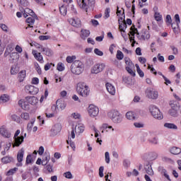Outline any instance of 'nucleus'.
I'll return each instance as SVG.
<instances>
[{"mask_svg": "<svg viewBox=\"0 0 181 181\" xmlns=\"http://www.w3.org/2000/svg\"><path fill=\"white\" fill-rule=\"evenodd\" d=\"M76 91L81 97H88V95H90L88 86L84 82H79L77 83Z\"/></svg>", "mask_w": 181, "mask_h": 181, "instance_id": "obj_1", "label": "nucleus"}, {"mask_svg": "<svg viewBox=\"0 0 181 181\" xmlns=\"http://www.w3.org/2000/svg\"><path fill=\"white\" fill-rule=\"evenodd\" d=\"M107 115L110 119H112L114 124H121L122 122V119H124V116H122L118 110H112L108 113Z\"/></svg>", "mask_w": 181, "mask_h": 181, "instance_id": "obj_2", "label": "nucleus"}, {"mask_svg": "<svg viewBox=\"0 0 181 181\" xmlns=\"http://www.w3.org/2000/svg\"><path fill=\"white\" fill-rule=\"evenodd\" d=\"M84 70V65L83 64V62L80 61H75L72 63L71 66V71L73 73V74H76L77 76H79V74H81Z\"/></svg>", "mask_w": 181, "mask_h": 181, "instance_id": "obj_3", "label": "nucleus"}, {"mask_svg": "<svg viewBox=\"0 0 181 181\" xmlns=\"http://www.w3.org/2000/svg\"><path fill=\"white\" fill-rule=\"evenodd\" d=\"M149 111L151 114V115L155 118L156 119H163V115H162V112H160V110L158 107H156L154 105H151L149 106Z\"/></svg>", "mask_w": 181, "mask_h": 181, "instance_id": "obj_4", "label": "nucleus"}, {"mask_svg": "<svg viewBox=\"0 0 181 181\" xmlns=\"http://www.w3.org/2000/svg\"><path fill=\"white\" fill-rule=\"evenodd\" d=\"M19 134H21V130H17L14 134V143L13 144V148H15V146H21L23 142L24 137L23 136H18Z\"/></svg>", "mask_w": 181, "mask_h": 181, "instance_id": "obj_5", "label": "nucleus"}, {"mask_svg": "<svg viewBox=\"0 0 181 181\" xmlns=\"http://www.w3.org/2000/svg\"><path fill=\"white\" fill-rule=\"evenodd\" d=\"M81 8L82 9H85L86 11L88 10V8H94V5L95 4V0H81Z\"/></svg>", "mask_w": 181, "mask_h": 181, "instance_id": "obj_6", "label": "nucleus"}, {"mask_svg": "<svg viewBox=\"0 0 181 181\" xmlns=\"http://www.w3.org/2000/svg\"><path fill=\"white\" fill-rule=\"evenodd\" d=\"M88 112L90 117H97L98 115V112H100V109L94 105H90L88 109Z\"/></svg>", "mask_w": 181, "mask_h": 181, "instance_id": "obj_7", "label": "nucleus"}, {"mask_svg": "<svg viewBox=\"0 0 181 181\" xmlns=\"http://www.w3.org/2000/svg\"><path fill=\"white\" fill-rule=\"evenodd\" d=\"M105 69V64H98L94 65L91 69L92 74H98V73H101L103 70Z\"/></svg>", "mask_w": 181, "mask_h": 181, "instance_id": "obj_8", "label": "nucleus"}, {"mask_svg": "<svg viewBox=\"0 0 181 181\" xmlns=\"http://www.w3.org/2000/svg\"><path fill=\"white\" fill-rule=\"evenodd\" d=\"M146 94L148 98H151V100H156V98L159 97V93H158V91L151 88H148L146 90Z\"/></svg>", "mask_w": 181, "mask_h": 181, "instance_id": "obj_9", "label": "nucleus"}, {"mask_svg": "<svg viewBox=\"0 0 181 181\" xmlns=\"http://www.w3.org/2000/svg\"><path fill=\"white\" fill-rule=\"evenodd\" d=\"M62 131V124H57L54 125L50 130V136H56L57 134L60 133Z\"/></svg>", "mask_w": 181, "mask_h": 181, "instance_id": "obj_10", "label": "nucleus"}, {"mask_svg": "<svg viewBox=\"0 0 181 181\" xmlns=\"http://www.w3.org/2000/svg\"><path fill=\"white\" fill-rule=\"evenodd\" d=\"M22 13L24 18H26L28 15H30V16H32L33 18H37V16H36V13H35L33 10L29 8H25V9L23 8Z\"/></svg>", "mask_w": 181, "mask_h": 181, "instance_id": "obj_11", "label": "nucleus"}, {"mask_svg": "<svg viewBox=\"0 0 181 181\" xmlns=\"http://www.w3.org/2000/svg\"><path fill=\"white\" fill-rule=\"evenodd\" d=\"M177 110H179V106L175 105V103L171 104V109L169 110V114L171 117H177Z\"/></svg>", "mask_w": 181, "mask_h": 181, "instance_id": "obj_12", "label": "nucleus"}, {"mask_svg": "<svg viewBox=\"0 0 181 181\" xmlns=\"http://www.w3.org/2000/svg\"><path fill=\"white\" fill-rule=\"evenodd\" d=\"M0 134L4 136V138L9 139L11 137V132L7 129L5 126H2L0 128Z\"/></svg>", "mask_w": 181, "mask_h": 181, "instance_id": "obj_13", "label": "nucleus"}, {"mask_svg": "<svg viewBox=\"0 0 181 181\" xmlns=\"http://www.w3.org/2000/svg\"><path fill=\"white\" fill-rule=\"evenodd\" d=\"M26 88L29 91V94H31V95H36V94L39 93V88L34 86L28 85L26 86Z\"/></svg>", "mask_w": 181, "mask_h": 181, "instance_id": "obj_14", "label": "nucleus"}, {"mask_svg": "<svg viewBox=\"0 0 181 181\" xmlns=\"http://www.w3.org/2000/svg\"><path fill=\"white\" fill-rule=\"evenodd\" d=\"M69 23L74 28H81V21L78 18H71L69 20Z\"/></svg>", "mask_w": 181, "mask_h": 181, "instance_id": "obj_15", "label": "nucleus"}, {"mask_svg": "<svg viewBox=\"0 0 181 181\" xmlns=\"http://www.w3.org/2000/svg\"><path fill=\"white\" fill-rule=\"evenodd\" d=\"M158 170L163 176L166 177L167 180L172 181V180H170V177L169 176V175H168V171L166 170V169H165V168H163V166H159Z\"/></svg>", "mask_w": 181, "mask_h": 181, "instance_id": "obj_16", "label": "nucleus"}, {"mask_svg": "<svg viewBox=\"0 0 181 181\" xmlns=\"http://www.w3.org/2000/svg\"><path fill=\"white\" fill-rule=\"evenodd\" d=\"M25 99L29 104H31V105H36V104H37V102L39 101L37 98H36L35 96H27Z\"/></svg>", "mask_w": 181, "mask_h": 181, "instance_id": "obj_17", "label": "nucleus"}, {"mask_svg": "<svg viewBox=\"0 0 181 181\" xmlns=\"http://www.w3.org/2000/svg\"><path fill=\"white\" fill-rule=\"evenodd\" d=\"M144 169L149 176H153L155 173H153V170L152 169V165L151 163H148L147 165H145Z\"/></svg>", "mask_w": 181, "mask_h": 181, "instance_id": "obj_18", "label": "nucleus"}, {"mask_svg": "<svg viewBox=\"0 0 181 181\" xmlns=\"http://www.w3.org/2000/svg\"><path fill=\"white\" fill-rule=\"evenodd\" d=\"M106 88H107V90L108 91V93H110V94H111L112 95H115V87H114V86H112V84H111L110 83H107Z\"/></svg>", "mask_w": 181, "mask_h": 181, "instance_id": "obj_19", "label": "nucleus"}, {"mask_svg": "<svg viewBox=\"0 0 181 181\" xmlns=\"http://www.w3.org/2000/svg\"><path fill=\"white\" fill-rule=\"evenodd\" d=\"M40 52H44L45 55L47 56L48 57H52V56H53V54H54L53 50H52L50 48H47V47L42 48V50H40Z\"/></svg>", "mask_w": 181, "mask_h": 181, "instance_id": "obj_20", "label": "nucleus"}, {"mask_svg": "<svg viewBox=\"0 0 181 181\" xmlns=\"http://www.w3.org/2000/svg\"><path fill=\"white\" fill-rule=\"evenodd\" d=\"M148 159H149V160H156V159H158V153L151 151L148 153Z\"/></svg>", "mask_w": 181, "mask_h": 181, "instance_id": "obj_21", "label": "nucleus"}, {"mask_svg": "<svg viewBox=\"0 0 181 181\" xmlns=\"http://www.w3.org/2000/svg\"><path fill=\"white\" fill-rule=\"evenodd\" d=\"M2 163H4L5 165L8 163H11V162H13V158L12 156H5L1 158Z\"/></svg>", "mask_w": 181, "mask_h": 181, "instance_id": "obj_22", "label": "nucleus"}, {"mask_svg": "<svg viewBox=\"0 0 181 181\" xmlns=\"http://www.w3.org/2000/svg\"><path fill=\"white\" fill-rule=\"evenodd\" d=\"M23 155H25V150L21 148L17 153L18 162H22V160H23Z\"/></svg>", "mask_w": 181, "mask_h": 181, "instance_id": "obj_23", "label": "nucleus"}, {"mask_svg": "<svg viewBox=\"0 0 181 181\" xmlns=\"http://www.w3.org/2000/svg\"><path fill=\"white\" fill-rule=\"evenodd\" d=\"M130 35L132 36H135V35H137V37H139V32H138V29L135 28V25H132L130 28Z\"/></svg>", "mask_w": 181, "mask_h": 181, "instance_id": "obj_24", "label": "nucleus"}, {"mask_svg": "<svg viewBox=\"0 0 181 181\" xmlns=\"http://www.w3.org/2000/svg\"><path fill=\"white\" fill-rule=\"evenodd\" d=\"M170 153H172L173 155H180V153H181V148L179 147H172L170 148Z\"/></svg>", "mask_w": 181, "mask_h": 181, "instance_id": "obj_25", "label": "nucleus"}, {"mask_svg": "<svg viewBox=\"0 0 181 181\" xmlns=\"http://www.w3.org/2000/svg\"><path fill=\"white\" fill-rule=\"evenodd\" d=\"M57 106L59 107L61 110H64L66 108L67 104H66V102L62 101L61 100H57L56 102Z\"/></svg>", "mask_w": 181, "mask_h": 181, "instance_id": "obj_26", "label": "nucleus"}, {"mask_svg": "<svg viewBox=\"0 0 181 181\" xmlns=\"http://www.w3.org/2000/svg\"><path fill=\"white\" fill-rule=\"evenodd\" d=\"M33 56L36 60L38 62H42L43 61V56H42V54L40 52H36V51L33 52Z\"/></svg>", "mask_w": 181, "mask_h": 181, "instance_id": "obj_27", "label": "nucleus"}, {"mask_svg": "<svg viewBox=\"0 0 181 181\" xmlns=\"http://www.w3.org/2000/svg\"><path fill=\"white\" fill-rule=\"evenodd\" d=\"M149 37H151V35H149V33L146 30H144L142 32V34L141 35V37H139L140 40H148L149 39Z\"/></svg>", "mask_w": 181, "mask_h": 181, "instance_id": "obj_28", "label": "nucleus"}, {"mask_svg": "<svg viewBox=\"0 0 181 181\" xmlns=\"http://www.w3.org/2000/svg\"><path fill=\"white\" fill-rule=\"evenodd\" d=\"M25 77H26V71L23 70L19 72L18 78H19L20 83H22V81H23V80H25Z\"/></svg>", "mask_w": 181, "mask_h": 181, "instance_id": "obj_29", "label": "nucleus"}, {"mask_svg": "<svg viewBox=\"0 0 181 181\" xmlns=\"http://www.w3.org/2000/svg\"><path fill=\"white\" fill-rule=\"evenodd\" d=\"M164 127L168 129H177V126L173 123H165Z\"/></svg>", "mask_w": 181, "mask_h": 181, "instance_id": "obj_30", "label": "nucleus"}, {"mask_svg": "<svg viewBox=\"0 0 181 181\" xmlns=\"http://www.w3.org/2000/svg\"><path fill=\"white\" fill-rule=\"evenodd\" d=\"M126 118L130 121H134V119H135V115L134 114V112H127L126 113Z\"/></svg>", "mask_w": 181, "mask_h": 181, "instance_id": "obj_31", "label": "nucleus"}, {"mask_svg": "<svg viewBox=\"0 0 181 181\" xmlns=\"http://www.w3.org/2000/svg\"><path fill=\"white\" fill-rule=\"evenodd\" d=\"M10 60H19V54L18 52H12L10 54Z\"/></svg>", "mask_w": 181, "mask_h": 181, "instance_id": "obj_32", "label": "nucleus"}, {"mask_svg": "<svg viewBox=\"0 0 181 181\" xmlns=\"http://www.w3.org/2000/svg\"><path fill=\"white\" fill-rule=\"evenodd\" d=\"M18 105L23 110H28V108H29V105H26V103H25L23 100H18Z\"/></svg>", "mask_w": 181, "mask_h": 181, "instance_id": "obj_33", "label": "nucleus"}, {"mask_svg": "<svg viewBox=\"0 0 181 181\" xmlns=\"http://www.w3.org/2000/svg\"><path fill=\"white\" fill-rule=\"evenodd\" d=\"M90 36V30H81V37L86 39Z\"/></svg>", "mask_w": 181, "mask_h": 181, "instance_id": "obj_34", "label": "nucleus"}, {"mask_svg": "<svg viewBox=\"0 0 181 181\" xmlns=\"http://www.w3.org/2000/svg\"><path fill=\"white\" fill-rule=\"evenodd\" d=\"M17 2L19 4V6H23L24 8H26L29 5L28 0H17Z\"/></svg>", "mask_w": 181, "mask_h": 181, "instance_id": "obj_35", "label": "nucleus"}, {"mask_svg": "<svg viewBox=\"0 0 181 181\" xmlns=\"http://www.w3.org/2000/svg\"><path fill=\"white\" fill-rule=\"evenodd\" d=\"M26 22L27 23H29L28 26L26 27V29H28V28H33V26H30V25L35 23V18H33V17H29L26 19Z\"/></svg>", "mask_w": 181, "mask_h": 181, "instance_id": "obj_36", "label": "nucleus"}, {"mask_svg": "<svg viewBox=\"0 0 181 181\" xmlns=\"http://www.w3.org/2000/svg\"><path fill=\"white\" fill-rule=\"evenodd\" d=\"M75 129L78 134H83L84 132V126L83 124H78L75 127Z\"/></svg>", "mask_w": 181, "mask_h": 181, "instance_id": "obj_37", "label": "nucleus"}, {"mask_svg": "<svg viewBox=\"0 0 181 181\" xmlns=\"http://www.w3.org/2000/svg\"><path fill=\"white\" fill-rule=\"evenodd\" d=\"M59 12L61 15H63V16H66L67 14V8L64 6V5H62L61 7H59Z\"/></svg>", "mask_w": 181, "mask_h": 181, "instance_id": "obj_38", "label": "nucleus"}, {"mask_svg": "<svg viewBox=\"0 0 181 181\" xmlns=\"http://www.w3.org/2000/svg\"><path fill=\"white\" fill-rule=\"evenodd\" d=\"M136 66V71L138 73V74L140 76V77H144V76H145V74H144V71L142 70H141V68L139 67V65L138 64H135Z\"/></svg>", "mask_w": 181, "mask_h": 181, "instance_id": "obj_39", "label": "nucleus"}, {"mask_svg": "<svg viewBox=\"0 0 181 181\" xmlns=\"http://www.w3.org/2000/svg\"><path fill=\"white\" fill-rule=\"evenodd\" d=\"M11 118L13 121H14L15 122H18V124H20L21 122V117L16 115H12L11 116Z\"/></svg>", "mask_w": 181, "mask_h": 181, "instance_id": "obj_40", "label": "nucleus"}, {"mask_svg": "<svg viewBox=\"0 0 181 181\" xmlns=\"http://www.w3.org/2000/svg\"><path fill=\"white\" fill-rule=\"evenodd\" d=\"M0 100L2 103H8V101H9V96L6 94H4L0 97Z\"/></svg>", "mask_w": 181, "mask_h": 181, "instance_id": "obj_41", "label": "nucleus"}, {"mask_svg": "<svg viewBox=\"0 0 181 181\" xmlns=\"http://www.w3.org/2000/svg\"><path fill=\"white\" fill-rule=\"evenodd\" d=\"M19 73V68L16 66H13L11 69V74L13 75L18 74Z\"/></svg>", "mask_w": 181, "mask_h": 181, "instance_id": "obj_42", "label": "nucleus"}, {"mask_svg": "<svg viewBox=\"0 0 181 181\" xmlns=\"http://www.w3.org/2000/svg\"><path fill=\"white\" fill-rule=\"evenodd\" d=\"M126 70L130 76H132L133 77H135V76H136L135 71H134V70H132V69L129 66H126Z\"/></svg>", "mask_w": 181, "mask_h": 181, "instance_id": "obj_43", "label": "nucleus"}, {"mask_svg": "<svg viewBox=\"0 0 181 181\" xmlns=\"http://www.w3.org/2000/svg\"><path fill=\"white\" fill-rule=\"evenodd\" d=\"M116 57L117 60H122L124 59V54L120 50H117Z\"/></svg>", "mask_w": 181, "mask_h": 181, "instance_id": "obj_44", "label": "nucleus"}, {"mask_svg": "<svg viewBox=\"0 0 181 181\" xmlns=\"http://www.w3.org/2000/svg\"><path fill=\"white\" fill-rule=\"evenodd\" d=\"M33 124H35V119H33L30 123H28L27 125V131L28 132H32V128L33 127Z\"/></svg>", "mask_w": 181, "mask_h": 181, "instance_id": "obj_45", "label": "nucleus"}, {"mask_svg": "<svg viewBox=\"0 0 181 181\" xmlns=\"http://www.w3.org/2000/svg\"><path fill=\"white\" fill-rule=\"evenodd\" d=\"M154 18L157 22L162 21V15L160 13L156 12L154 14Z\"/></svg>", "mask_w": 181, "mask_h": 181, "instance_id": "obj_46", "label": "nucleus"}, {"mask_svg": "<svg viewBox=\"0 0 181 181\" xmlns=\"http://www.w3.org/2000/svg\"><path fill=\"white\" fill-rule=\"evenodd\" d=\"M17 170H18V168H12L6 173V175H7V176H11V175H13V173H15Z\"/></svg>", "mask_w": 181, "mask_h": 181, "instance_id": "obj_47", "label": "nucleus"}, {"mask_svg": "<svg viewBox=\"0 0 181 181\" xmlns=\"http://www.w3.org/2000/svg\"><path fill=\"white\" fill-rule=\"evenodd\" d=\"M57 69L58 70V71H64V65L63 64V63H61V62L58 63Z\"/></svg>", "mask_w": 181, "mask_h": 181, "instance_id": "obj_48", "label": "nucleus"}, {"mask_svg": "<svg viewBox=\"0 0 181 181\" xmlns=\"http://www.w3.org/2000/svg\"><path fill=\"white\" fill-rule=\"evenodd\" d=\"M66 142L68 145H70L71 148H72L74 151L76 149V144H74V143L70 140V136H69V140H67Z\"/></svg>", "mask_w": 181, "mask_h": 181, "instance_id": "obj_49", "label": "nucleus"}, {"mask_svg": "<svg viewBox=\"0 0 181 181\" xmlns=\"http://www.w3.org/2000/svg\"><path fill=\"white\" fill-rule=\"evenodd\" d=\"M21 117L23 119H25V121H28V119L30 118L29 113L28 112L21 113Z\"/></svg>", "mask_w": 181, "mask_h": 181, "instance_id": "obj_50", "label": "nucleus"}, {"mask_svg": "<svg viewBox=\"0 0 181 181\" xmlns=\"http://www.w3.org/2000/svg\"><path fill=\"white\" fill-rule=\"evenodd\" d=\"M151 144H153L154 145H158V136H155L153 138L148 139Z\"/></svg>", "mask_w": 181, "mask_h": 181, "instance_id": "obj_51", "label": "nucleus"}, {"mask_svg": "<svg viewBox=\"0 0 181 181\" xmlns=\"http://www.w3.org/2000/svg\"><path fill=\"white\" fill-rule=\"evenodd\" d=\"M175 25L179 28V23H180V17L179 16V14H175Z\"/></svg>", "mask_w": 181, "mask_h": 181, "instance_id": "obj_52", "label": "nucleus"}, {"mask_svg": "<svg viewBox=\"0 0 181 181\" xmlns=\"http://www.w3.org/2000/svg\"><path fill=\"white\" fill-rule=\"evenodd\" d=\"M171 27H172V28L173 30L174 33H176V34L179 33V27H177L176 25V24L172 23L171 24Z\"/></svg>", "mask_w": 181, "mask_h": 181, "instance_id": "obj_53", "label": "nucleus"}, {"mask_svg": "<svg viewBox=\"0 0 181 181\" xmlns=\"http://www.w3.org/2000/svg\"><path fill=\"white\" fill-rule=\"evenodd\" d=\"M31 46H35L37 49H40V50H42V49H43V46L40 45L39 43L36 42H32Z\"/></svg>", "mask_w": 181, "mask_h": 181, "instance_id": "obj_54", "label": "nucleus"}, {"mask_svg": "<svg viewBox=\"0 0 181 181\" xmlns=\"http://www.w3.org/2000/svg\"><path fill=\"white\" fill-rule=\"evenodd\" d=\"M64 177L66 179H73V175H71V173L70 171H68L64 174Z\"/></svg>", "mask_w": 181, "mask_h": 181, "instance_id": "obj_55", "label": "nucleus"}, {"mask_svg": "<svg viewBox=\"0 0 181 181\" xmlns=\"http://www.w3.org/2000/svg\"><path fill=\"white\" fill-rule=\"evenodd\" d=\"M75 59H76V56H72V57L68 56L66 57V62L67 63H73Z\"/></svg>", "mask_w": 181, "mask_h": 181, "instance_id": "obj_56", "label": "nucleus"}, {"mask_svg": "<svg viewBox=\"0 0 181 181\" xmlns=\"http://www.w3.org/2000/svg\"><path fill=\"white\" fill-rule=\"evenodd\" d=\"M95 54H97V56H103L104 52H103L101 50H99L98 48H95L94 49Z\"/></svg>", "mask_w": 181, "mask_h": 181, "instance_id": "obj_57", "label": "nucleus"}, {"mask_svg": "<svg viewBox=\"0 0 181 181\" xmlns=\"http://www.w3.org/2000/svg\"><path fill=\"white\" fill-rule=\"evenodd\" d=\"M99 176L100 177H104V166L99 168Z\"/></svg>", "mask_w": 181, "mask_h": 181, "instance_id": "obj_58", "label": "nucleus"}, {"mask_svg": "<svg viewBox=\"0 0 181 181\" xmlns=\"http://www.w3.org/2000/svg\"><path fill=\"white\" fill-rule=\"evenodd\" d=\"M33 160L32 159V155L30 154V155L27 156L25 163L27 165H29V163H32Z\"/></svg>", "mask_w": 181, "mask_h": 181, "instance_id": "obj_59", "label": "nucleus"}, {"mask_svg": "<svg viewBox=\"0 0 181 181\" xmlns=\"http://www.w3.org/2000/svg\"><path fill=\"white\" fill-rule=\"evenodd\" d=\"M166 23H169V25H172V17L170 15H167L165 18Z\"/></svg>", "mask_w": 181, "mask_h": 181, "instance_id": "obj_60", "label": "nucleus"}, {"mask_svg": "<svg viewBox=\"0 0 181 181\" xmlns=\"http://www.w3.org/2000/svg\"><path fill=\"white\" fill-rule=\"evenodd\" d=\"M110 8H107L105 11V19H108V17L110 16Z\"/></svg>", "mask_w": 181, "mask_h": 181, "instance_id": "obj_61", "label": "nucleus"}, {"mask_svg": "<svg viewBox=\"0 0 181 181\" xmlns=\"http://www.w3.org/2000/svg\"><path fill=\"white\" fill-rule=\"evenodd\" d=\"M134 125L136 128H144V124L141 122H134Z\"/></svg>", "mask_w": 181, "mask_h": 181, "instance_id": "obj_62", "label": "nucleus"}, {"mask_svg": "<svg viewBox=\"0 0 181 181\" xmlns=\"http://www.w3.org/2000/svg\"><path fill=\"white\" fill-rule=\"evenodd\" d=\"M40 40H49L50 39V36L49 35H40L39 37Z\"/></svg>", "mask_w": 181, "mask_h": 181, "instance_id": "obj_63", "label": "nucleus"}, {"mask_svg": "<svg viewBox=\"0 0 181 181\" xmlns=\"http://www.w3.org/2000/svg\"><path fill=\"white\" fill-rule=\"evenodd\" d=\"M105 158L106 163H110V153L108 151L105 152Z\"/></svg>", "mask_w": 181, "mask_h": 181, "instance_id": "obj_64", "label": "nucleus"}]
</instances>
